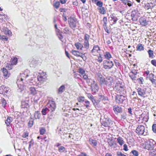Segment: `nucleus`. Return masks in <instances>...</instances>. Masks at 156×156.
<instances>
[{
    "label": "nucleus",
    "mask_w": 156,
    "mask_h": 156,
    "mask_svg": "<svg viewBox=\"0 0 156 156\" xmlns=\"http://www.w3.org/2000/svg\"><path fill=\"white\" fill-rule=\"evenodd\" d=\"M114 89L116 92L120 94H124L126 92L125 85L121 81H118L117 82Z\"/></svg>",
    "instance_id": "obj_1"
},
{
    "label": "nucleus",
    "mask_w": 156,
    "mask_h": 156,
    "mask_svg": "<svg viewBox=\"0 0 156 156\" xmlns=\"http://www.w3.org/2000/svg\"><path fill=\"white\" fill-rule=\"evenodd\" d=\"M156 146V143L152 139H150L147 141L145 142L143 144V147L148 150H152Z\"/></svg>",
    "instance_id": "obj_2"
},
{
    "label": "nucleus",
    "mask_w": 156,
    "mask_h": 156,
    "mask_svg": "<svg viewBox=\"0 0 156 156\" xmlns=\"http://www.w3.org/2000/svg\"><path fill=\"white\" fill-rule=\"evenodd\" d=\"M139 73L137 69H133L129 73V75L131 79L135 83H136V81L138 77L139 76Z\"/></svg>",
    "instance_id": "obj_3"
},
{
    "label": "nucleus",
    "mask_w": 156,
    "mask_h": 156,
    "mask_svg": "<svg viewBox=\"0 0 156 156\" xmlns=\"http://www.w3.org/2000/svg\"><path fill=\"white\" fill-rule=\"evenodd\" d=\"M68 22L69 27L73 30H75L78 23L76 18L71 17L68 18Z\"/></svg>",
    "instance_id": "obj_4"
},
{
    "label": "nucleus",
    "mask_w": 156,
    "mask_h": 156,
    "mask_svg": "<svg viewBox=\"0 0 156 156\" xmlns=\"http://www.w3.org/2000/svg\"><path fill=\"white\" fill-rule=\"evenodd\" d=\"M96 5L98 6L97 9L100 13L102 15H104L106 13V9L103 6V2L101 1H98L96 3Z\"/></svg>",
    "instance_id": "obj_5"
},
{
    "label": "nucleus",
    "mask_w": 156,
    "mask_h": 156,
    "mask_svg": "<svg viewBox=\"0 0 156 156\" xmlns=\"http://www.w3.org/2000/svg\"><path fill=\"white\" fill-rule=\"evenodd\" d=\"M38 80L41 83H43L47 80L46 73L42 71L39 73V75L37 76Z\"/></svg>",
    "instance_id": "obj_6"
},
{
    "label": "nucleus",
    "mask_w": 156,
    "mask_h": 156,
    "mask_svg": "<svg viewBox=\"0 0 156 156\" xmlns=\"http://www.w3.org/2000/svg\"><path fill=\"white\" fill-rule=\"evenodd\" d=\"M114 66V64L112 61L105 60L103 61V68L105 69H109Z\"/></svg>",
    "instance_id": "obj_7"
},
{
    "label": "nucleus",
    "mask_w": 156,
    "mask_h": 156,
    "mask_svg": "<svg viewBox=\"0 0 156 156\" xmlns=\"http://www.w3.org/2000/svg\"><path fill=\"white\" fill-rule=\"evenodd\" d=\"M90 38V36L87 34L85 33L83 36V45L85 47V49H87L89 47V40Z\"/></svg>",
    "instance_id": "obj_8"
},
{
    "label": "nucleus",
    "mask_w": 156,
    "mask_h": 156,
    "mask_svg": "<svg viewBox=\"0 0 156 156\" xmlns=\"http://www.w3.org/2000/svg\"><path fill=\"white\" fill-rule=\"evenodd\" d=\"M145 127L142 125H139L138 126L136 129V132L138 133L139 135H146V133L145 131Z\"/></svg>",
    "instance_id": "obj_9"
},
{
    "label": "nucleus",
    "mask_w": 156,
    "mask_h": 156,
    "mask_svg": "<svg viewBox=\"0 0 156 156\" xmlns=\"http://www.w3.org/2000/svg\"><path fill=\"white\" fill-rule=\"evenodd\" d=\"M72 54L76 57H80L82 58L83 60H86L87 58L84 54L76 50H72L71 51Z\"/></svg>",
    "instance_id": "obj_10"
},
{
    "label": "nucleus",
    "mask_w": 156,
    "mask_h": 156,
    "mask_svg": "<svg viewBox=\"0 0 156 156\" xmlns=\"http://www.w3.org/2000/svg\"><path fill=\"white\" fill-rule=\"evenodd\" d=\"M101 124L102 125L105 127H111L113 126V122L110 119L102 121Z\"/></svg>",
    "instance_id": "obj_11"
},
{
    "label": "nucleus",
    "mask_w": 156,
    "mask_h": 156,
    "mask_svg": "<svg viewBox=\"0 0 156 156\" xmlns=\"http://www.w3.org/2000/svg\"><path fill=\"white\" fill-rule=\"evenodd\" d=\"M91 89L92 91V94H96V92L98 91L99 87L98 84L93 81L92 83L91 84Z\"/></svg>",
    "instance_id": "obj_12"
},
{
    "label": "nucleus",
    "mask_w": 156,
    "mask_h": 156,
    "mask_svg": "<svg viewBox=\"0 0 156 156\" xmlns=\"http://www.w3.org/2000/svg\"><path fill=\"white\" fill-rule=\"evenodd\" d=\"M113 80L112 78L109 77L106 78L104 84L107 86L109 87V88L111 87L113 85Z\"/></svg>",
    "instance_id": "obj_13"
},
{
    "label": "nucleus",
    "mask_w": 156,
    "mask_h": 156,
    "mask_svg": "<svg viewBox=\"0 0 156 156\" xmlns=\"http://www.w3.org/2000/svg\"><path fill=\"white\" fill-rule=\"evenodd\" d=\"M122 94H117L115 96V100L117 103H121L125 100V97Z\"/></svg>",
    "instance_id": "obj_14"
},
{
    "label": "nucleus",
    "mask_w": 156,
    "mask_h": 156,
    "mask_svg": "<svg viewBox=\"0 0 156 156\" xmlns=\"http://www.w3.org/2000/svg\"><path fill=\"white\" fill-rule=\"evenodd\" d=\"M139 22L142 26H146L148 24V21L147 20L146 17L141 16L139 19Z\"/></svg>",
    "instance_id": "obj_15"
},
{
    "label": "nucleus",
    "mask_w": 156,
    "mask_h": 156,
    "mask_svg": "<svg viewBox=\"0 0 156 156\" xmlns=\"http://www.w3.org/2000/svg\"><path fill=\"white\" fill-rule=\"evenodd\" d=\"M96 77L101 84H104L106 79L104 78L101 74L99 73H98L96 75Z\"/></svg>",
    "instance_id": "obj_16"
},
{
    "label": "nucleus",
    "mask_w": 156,
    "mask_h": 156,
    "mask_svg": "<svg viewBox=\"0 0 156 156\" xmlns=\"http://www.w3.org/2000/svg\"><path fill=\"white\" fill-rule=\"evenodd\" d=\"M9 89L8 87H6L5 86L2 85L0 87V93H4L6 95H8L10 92Z\"/></svg>",
    "instance_id": "obj_17"
},
{
    "label": "nucleus",
    "mask_w": 156,
    "mask_h": 156,
    "mask_svg": "<svg viewBox=\"0 0 156 156\" xmlns=\"http://www.w3.org/2000/svg\"><path fill=\"white\" fill-rule=\"evenodd\" d=\"M148 77L153 85L155 87H156V77L152 73H150Z\"/></svg>",
    "instance_id": "obj_18"
},
{
    "label": "nucleus",
    "mask_w": 156,
    "mask_h": 156,
    "mask_svg": "<svg viewBox=\"0 0 156 156\" xmlns=\"http://www.w3.org/2000/svg\"><path fill=\"white\" fill-rule=\"evenodd\" d=\"M86 94L87 95V97L90 99L92 101L93 104L95 106H96V105H97L98 104V101H96L95 100L94 97L91 93H89L86 92Z\"/></svg>",
    "instance_id": "obj_19"
},
{
    "label": "nucleus",
    "mask_w": 156,
    "mask_h": 156,
    "mask_svg": "<svg viewBox=\"0 0 156 156\" xmlns=\"http://www.w3.org/2000/svg\"><path fill=\"white\" fill-rule=\"evenodd\" d=\"M100 50V48L98 45H95L94 46L91 52L93 55H95Z\"/></svg>",
    "instance_id": "obj_20"
},
{
    "label": "nucleus",
    "mask_w": 156,
    "mask_h": 156,
    "mask_svg": "<svg viewBox=\"0 0 156 156\" xmlns=\"http://www.w3.org/2000/svg\"><path fill=\"white\" fill-rule=\"evenodd\" d=\"M75 46L77 50L83 51L84 49H85L84 46L82 43H79V42H77L75 44Z\"/></svg>",
    "instance_id": "obj_21"
},
{
    "label": "nucleus",
    "mask_w": 156,
    "mask_h": 156,
    "mask_svg": "<svg viewBox=\"0 0 156 156\" xmlns=\"http://www.w3.org/2000/svg\"><path fill=\"white\" fill-rule=\"evenodd\" d=\"M137 91L139 95L142 97H145L144 96L146 94V92L144 90L141 88H138L137 89Z\"/></svg>",
    "instance_id": "obj_22"
},
{
    "label": "nucleus",
    "mask_w": 156,
    "mask_h": 156,
    "mask_svg": "<svg viewBox=\"0 0 156 156\" xmlns=\"http://www.w3.org/2000/svg\"><path fill=\"white\" fill-rule=\"evenodd\" d=\"M122 3L125 5H127L129 7H131L133 4V2L130 0H120Z\"/></svg>",
    "instance_id": "obj_23"
},
{
    "label": "nucleus",
    "mask_w": 156,
    "mask_h": 156,
    "mask_svg": "<svg viewBox=\"0 0 156 156\" xmlns=\"http://www.w3.org/2000/svg\"><path fill=\"white\" fill-rule=\"evenodd\" d=\"M104 56L105 59L109 60L112 58V56L110 52L109 51H105L104 53Z\"/></svg>",
    "instance_id": "obj_24"
},
{
    "label": "nucleus",
    "mask_w": 156,
    "mask_h": 156,
    "mask_svg": "<svg viewBox=\"0 0 156 156\" xmlns=\"http://www.w3.org/2000/svg\"><path fill=\"white\" fill-rule=\"evenodd\" d=\"M56 33L60 40L63 39V37L62 35V32H61L60 30L59 29H57L55 30Z\"/></svg>",
    "instance_id": "obj_25"
},
{
    "label": "nucleus",
    "mask_w": 156,
    "mask_h": 156,
    "mask_svg": "<svg viewBox=\"0 0 156 156\" xmlns=\"http://www.w3.org/2000/svg\"><path fill=\"white\" fill-rule=\"evenodd\" d=\"M108 146L111 147H114V146H116L117 144L115 143V141L113 139H110L108 142Z\"/></svg>",
    "instance_id": "obj_26"
},
{
    "label": "nucleus",
    "mask_w": 156,
    "mask_h": 156,
    "mask_svg": "<svg viewBox=\"0 0 156 156\" xmlns=\"http://www.w3.org/2000/svg\"><path fill=\"white\" fill-rule=\"evenodd\" d=\"M2 31L4 32V33L6 35H8L9 36H11L12 33L11 31L6 27H4L2 29Z\"/></svg>",
    "instance_id": "obj_27"
},
{
    "label": "nucleus",
    "mask_w": 156,
    "mask_h": 156,
    "mask_svg": "<svg viewBox=\"0 0 156 156\" xmlns=\"http://www.w3.org/2000/svg\"><path fill=\"white\" fill-rule=\"evenodd\" d=\"M117 143L120 146L123 145L125 143V141L122 138L121 136L118 137L117 138Z\"/></svg>",
    "instance_id": "obj_28"
},
{
    "label": "nucleus",
    "mask_w": 156,
    "mask_h": 156,
    "mask_svg": "<svg viewBox=\"0 0 156 156\" xmlns=\"http://www.w3.org/2000/svg\"><path fill=\"white\" fill-rule=\"evenodd\" d=\"M2 72H3L4 74V76L6 78L9 77L10 75V73H9L7 69L5 68H3L2 69Z\"/></svg>",
    "instance_id": "obj_29"
},
{
    "label": "nucleus",
    "mask_w": 156,
    "mask_h": 156,
    "mask_svg": "<svg viewBox=\"0 0 156 156\" xmlns=\"http://www.w3.org/2000/svg\"><path fill=\"white\" fill-rule=\"evenodd\" d=\"M144 45L141 43L139 44L136 47V50L138 51H141L144 50Z\"/></svg>",
    "instance_id": "obj_30"
},
{
    "label": "nucleus",
    "mask_w": 156,
    "mask_h": 156,
    "mask_svg": "<svg viewBox=\"0 0 156 156\" xmlns=\"http://www.w3.org/2000/svg\"><path fill=\"white\" fill-rule=\"evenodd\" d=\"M46 106L48 107H55V101H49L47 104Z\"/></svg>",
    "instance_id": "obj_31"
},
{
    "label": "nucleus",
    "mask_w": 156,
    "mask_h": 156,
    "mask_svg": "<svg viewBox=\"0 0 156 156\" xmlns=\"http://www.w3.org/2000/svg\"><path fill=\"white\" fill-rule=\"evenodd\" d=\"M142 110H136L135 112V116L137 119H140V118L141 117V115H142Z\"/></svg>",
    "instance_id": "obj_32"
},
{
    "label": "nucleus",
    "mask_w": 156,
    "mask_h": 156,
    "mask_svg": "<svg viewBox=\"0 0 156 156\" xmlns=\"http://www.w3.org/2000/svg\"><path fill=\"white\" fill-rule=\"evenodd\" d=\"M89 141L90 144H92L93 146L96 147L97 145V141L96 140H93L92 138L89 139Z\"/></svg>",
    "instance_id": "obj_33"
},
{
    "label": "nucleus",
    "mask_w": 156,
    "mask_h": 156,
    "mask_svg": "<svg viewBox=\"0 0 156 156\" xmlns=\"http://www.w3.org/2000/svg\"><path fill=\"white\" fill-rule=\"evenodd\" d=\"M60 5V2L58 1H53V6L56 9H58L59 8Z\"/></svg>",
    "instance_id": "obj_34"
},
{
    "label": "nucleus",
    "mask_w": 156,
    "mask_h": 156,
    "mask_svg": "<svg viewBox=\"0 0 156 156\" xmlns=\"http://www.w3.org/2000/svg\"><path fill=\"white\" fill-rule=\"evenodd\" d=\"M29 90L31 94L34 95L37 94V91L34 87H30Z\"/></svg>",
    "instance_id": "obj_35"
},
{
    "label": "nucleus",
    "mask_w": 156,
    "mask_h": 156,
    "mask_svg": "<svg viewBox=\"0 0 156 156\" xmlns=\"http://www.w3.org/2000/svg\"><path fill=\"white\" fill-rule=\"evenodd\" d=\"M147 52L148 54L149 57L150 58H154V51L151 50V49L148 50L147 51Z\"/></svg>",
    "instance_id": "obj_36"
},
{
    "label": "nucleus",
    "mask_w": 156,
    "mask_h": 156,
    "mask_svg": "<svg viewBox=\"0 0 156 156\" xmlns=\"http://www.w3.org/2000/svg\"><path fill=\"white\" fill-rule=\"evenodd\" d=\"M64 33L66 34H67L69 35H70L72 34V32L69 28L68 27H65L64 29Z\"/></svg>",
    "instance_id": "obj_37"
},
{
    "label": "nucleus",
    "mask_w": 156,
    "mask_h": 156,
    "mask_svg": "<svg viewBox=\"0 0 156 156\" xmlns=\"http://www.w3.org/2000/svg\"><path fill=\"white\" fill-rule=\"evenodd\" d=\"M95 60L99 63L102 62L103 61V59L101 55L99 54V55L97 56V58L95 59Z\"/></svg>",
    "instance_id": "obj_38"
},
{
    "label": "nucleus",
    "mask_w": 156,
    "mask_h": 156,
    "mask_svg": "<svg viewBox=\"0 0 156 156\" xmlns=\"http://www.w3.org/2000/svg\"><path fill=\"white\" fill-rule=\"evenodd\" d=\"M12 119L10 117H8L6 120L5 121V123L7 126H9L10 123L12 121Z\"/></svg>",
    "instance_id": "obj_39"
},
{
    "label": "nucleus",
    "mask_w": 156,
    "mask_h": 156,
    "mask_svg": "<svg viewBox=\"0 0 156 156\" xmlns=\"http://www.w3.org/2000/svg\"><path fill=\"white\" fill-rule=\"evenodd\" d=\"M144 81V80L142 77H139L137 79L136 81H137L139 84H142L143 83Z\"/></svg>",
    "instance_id": "obj_40"
},
{
    "label": "nucleus",
    "mask_w": 156,
    "mask_h": 156,
    "mask_svg": "<svg viewBox=\"0 0 156 156\" xmlns=\"http://www.w3.org/2000/svg\"><path fill=\"white\" fill-rule=\"evenodd\" d=\"M46 129L44 127H41L39 128V133L40 135H44L46 132Z\"/></svg>",
    "instance_id": "obj_41"
},
{
    "label": "nucleus",
    "mask_w": 156,
    "mask_h": 156,
    "mask_svg": "<svg viewBox=\"0 0 156 156\" xmlns=\"http://www.w3.org/2000/svg\"><path fill=\"white\" fill-rule=\"evenodd\" d=\"M17 62V59L16 58H12L11 60V63L12 65H15L16 64Z\"/></svg>",
    "instance_id": "obj_42"
},
{
    "label": "nucleus",
    "mask_w": 156,
    "mask_h": 156,
    "mask_svg": "<svg viewBox=\"0 0 156 156\" xmlns=\"http://www.w3.org/2000/svg\"><path fill=\"white\" fill-rule=\"evenodd\" d=\"M77 100L79 102H83L85 100V97L82 96H79L77 98Z\"/></svg>",
    "instance_id": "obj_43"
},
{
    "label": "nucleus",
    "mask_w": 156,
    "mask_h": 156,
    "mask_svg": "<svg viewBox=\"0 0 156 156\" xmlns=\"http://www.w3.org/2000/svg\"><path fill=\"white\" fill-rule=\"evenodd\" d=\"M114 111L116 114H118L119 113L122 112V109L121 108H114Z\"/></svg>",
    "instance_id": "obj_44"
},
{
    "label": "nucleus",
    "mask_w": 156,
    "mask_h": 156,
    "mask_svg": "<svg viewBox=\"0 0 156 156\" xmlns=\"http://www.w3.org/2000/svg\"><path fill=\"white\" fill-rule=\"evenodd\" d=\"M8 38L3 35H0V40H2L3 41H7L8 40Z\"/></svg>",
    "instance_id": "obj_45"
},
{
    "label": "nucleus",
    "mask_w": 156,
    "mask_h": 156,
    "mask_svg": "<svg viewBox=\"0 0 156 156\" xmlns=\"http://www.w3.org/2000/svg\"><path fill=\"white\" fill-rule=\"evenodd\" d=\"M102 21L103 22V27L104 26H105V25H107V17H103V19L102 20Z\"/></svg>",
    "instance_id": "obj_46"
},
{
    "label": "nucleus",
    "mask_w": 156,
    "mask_h": 156,
    "mask_svg": "<svg viewBox=\"0 0 156 156\" xmlns=\"http://www.w3.org/2000/svg\"><path fill=\"white\" fill-rule=\"evenodd\" d=\"M65 87L64 85H62L58 89V92L59 93L63 92L65 90Z\"/></svg>",
    "instance_id": "obj_47"
},
{
    "label": "nucleus",
    "mask_w": 156,
    "mask_h": 156,
    "mask_svg": "<svg viewBox=\"0 0 156 156\" xmlns=\"http://www.w3.org/2000/svg\"><path fill=\"white\" fill-rule=\"evenodd\" d=\"M66 148L63 146H60L58 148V151L61 153L64 152Z\"/></svg>",
    "instance_id": "obj_48"
},
{
    "label": "nucleus",
    "mask_w": 156,
    "mask_h": 156,
    "mask_svg": "<svg viewBox=\"0 0 156 156\" xmlns=\"http://www.w3.org/2000/svg\"><path fill=\"white\" fill-rule=\"evenodd\" d=\"M34 123V121L33 119H30L28 122V126L29 127H31L33 125V123Z\"/></svg>",
    "instance_id": "obj_49"
},
{
    "label": "nucleus",
    "mask_w": 156,
    "mask_h": 156,
    "mask_svg": "<svg viewBox=\"0 0 156 156\" xmlns=\"http://www.w3.org/2000/svg\"><path fill=\"white\" fill-rule=\"evenodd\" d=\"M29 134V133L27 131H25L24 132L22 135V137L23 138H26L28 137Z\"/></svg>",
    "instance_id": "obj_50"
},
{
    "label": "nucleus",
    "mask_w": 156,
    "mask_h": 156,
    "mask_svg": "<svg viewBox=\"0 0 156 156\" xmlns=\"http://www.w3.org/2000/svg\"><path fill=\"white\" fill-rule=\"evenodd\" d=\"M78 70L79 73L81 75H83L85 74V71L82 68H80Z\"/></svg>",
    "instance_id": "obj_51"
},
{
    "label": "nucleus",
    "mask_w": 156,
    "mask_h": 156,
    "mask_svg": "<svg viewBox=\"0 0 156 156\" xmlns=\"http://www.w3.org/2000/svg\"><path fill=\"white\" fill-rule=\"evenodd\" d=\"M131 153H132L135 156H138L139 155L138 152L134 150H133Z\"/></svg>",
    "instance_id": "obj_52"
},
{
    "label": "nucleus",
    "mask_w": 156,
    "mask_h": 156,
    "mask_svg": "<svg viewBox=\"0 0 156 156\" xmlns=\"http://www.w3.org/2000/svg\"><path fill=\"white\" fill-rule=\"evenodd\" d=\"M12 65L11 63H7L6 67L7 68V70H10L12 69Z\"/></svg>",
    "instance_id": "obj_53"
},
{
    "label": "nucleus",
    "mask_w": 156,
    "mask_h": 156,
    "mask_svg": "<svg viewBox=\"0 0 156 156\" xmlns=\"http://www.w3.org/2000/svg\"><path fill=\"white\" fill-rule=\"evenodd\" d=\"M152 130L154 133H156V124H153L152 126Z\"/></svg>",
    "instance_id": "obj_54"
},
{
    "label": "nucleus",
    "mask_w": 156,
    "mask_h": 156,
    "mask_svg": "<svg viewBox=\"0 0 156 156\" xmlns=\"http://www.w3.org/2000/svg\"><path fill=\"white\" fill-rule=\"evenodd\" d=\"M112 20L113 21V24H115L116 23L117 21L118 20V19L115 16H113L111 17Z\"/></svg>",
    "instance_id": "obj_55"
},
{
    "label": "nucleus",
    "mask_w": 156,
    "mask_h": 156,
    "mask_svg": "<svg viewBox=\"0 0 156 156\" xmlns=\"http://www.w3.org/2000/svg\"><path fill=\"white\" fill-rule=\"evenodd\" d=\"M136 12L137 11L136 10H133L132 11L131 14V16L133 18L135 17L136 15Z\"/></svg>",
    "instance_id": "obj_56"
},
{
    "label": "nucleus",
    "mask_w": 156,
    "mask_h": 156,
    "mask_svg": "<svg viewBox=\"0 0 156 156\" xmlns=\"http://www.w3.org/2000/svg\"><path fill=\"white\" fill-rule=\"evenodd\" d=\"M106 42L108 44V45L111 43V41L109 37H106Z\"/></svg>",
    "instance_id": "obj_57"
},
{
    "label": "nucleus",
    "mask_w": 156,
    "mask_h": 156,
    "mask_svg": "<svg viewBox=\"0 0 156 156\" xmlns=\"http://www.w3.org/2000/svg\"><path fill=\"white\" fill-rule=\"evenodd\" d=\"M151 63L153 66L156 67V59H153L151 61Z\"/></svg>",
    "instance_id": "obj_58"
},
{
    "label": "nucleus",
    "mask_w": 156,
    "mask_h": 156,
    "mask_svg": "<svg viewBox=\"0 0 156 156\" xmlns=\"http://www.w3.org/2000/svg\"><path fill=\"white\" fill-rule=\"evenodd\" d=\"M114 62H115V64L116 66H120V63L119 61L116 60V59H115L114 60Z\"/></svg>",
    "instance_id": "obj_59"
},
{
    "label": "nucleus",
    "mask_w": 156,
    "mask_h": 156,
    "mask_svg": "<svg viewBox=\"0 0 156 156\" xmlns=\"http://www.w3.org/2000/svg\"><path fill=\"white\" fill-rule=\"evenodd\" d=\"M7 16L5 14L2 13L0 15V19L1 20H3L4 19H6Z\"/></svg>",
    "instance_id": "obj_60"
},
{
    "label": "nucleus",
    "mask_w": 156,
    "mask_h": 156,
    "mask_svg": "<svg viewBox=\"0 0 156 156\" xmlns=\"http://www.w3.org/2000/svg\"><path fill=\"white\" fill-rule=\"evenodd\" d=\"M152 6L151 5V4L149 3H147L145 5V8L146 9H148L150 8H151Z\"/></svg>",
    "instance_id": "obj_61"
},
{
    "label": "nucleus",
    "mask_w": 156,
    "mask_h": 156,
    "mask_svg": "<svg viewBox=\"0 0 156 156\" xmlns=\"http://www.w3.org/2000/svg\"><path fill=\"white\" fill-rule=\"evenodd\" d=\"M48 108H43L42 111V113L43 115H45L46 114V112L48 109Z\"/></svg>",
    "instance_id": "obj_62"
},
{
    "label": "nucleus",
    "mask_w": 156,
    "mask_h": 156,
    "mask_svg": "<svg viewBox=\"0 0 156 156\" xmlns=\"http://www.w3.org/2000/svg\"><path fill=\"white\" fill-rule=\"evenodd\" d=\"M67 11V9L66 8H60L59 11L60 12H66Z\"/></svg>",
    "instance_id": "obj_63"
},
{
    "label": "nucleus",
    "mask_w": 156,
    "mask_h": 156,
    "mask_svg": "<svg viewBox=\"0 0 156 156\" xmlns=\"http://www.w3.org/2000/svg\"><path fill=\"white\" fill-rule=\"evenodd\" d=\"M118 156H126L125 154L122 153L121 152H118L117 153Z\"/></svg>",
    "instance_id": "obj_64"
}]
</instances>
